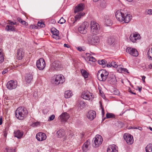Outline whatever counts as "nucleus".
I'll list each match as a JSON object with an SVG mask.
<instances>
[{
    "instance_id": "nucleus-38",
    "label": "nucleus",
    "mask_w": 152,
    "mask_h": 152,
    "mask_svg": "<svg viewBox=\"0 0 152 152\" xmlns=\"http://www.w3.org/2000/svg\"><path fill=\"white\" fill-rule=\"evenodd\" d=\"M115 115L113 113H107L106 114V118H113L115 117Z\"/></svg>"
},
{
    "instance_id": "nucleus-12",
    "label": "nucleus",
    "mask_w": 152,
    "mask_h": 152,
    "mask_svg": "<svg viewBox=\"0 0 152 152\" xmlns=\"http://www.w3.org/2000/svg\"><path fill=\"white\" fill-rule=\"evenodd\" d=\"M124 138L128 144L131 145L133 143L134 141L133 137L130 134L128 133L124 134Z\"/></svg>"
},
{
    "instance_id": "nucleus-54",
    "label": "nucleus",
    "mask_w": 152,
    "mask_h": 152,
    "mask_svg": "<svg viewBox=\"0 0 152 152\" xmlns=\"http://www.w3.org/2000/svg\"><path fill=\"white\" fill-rule=\"evenodd\" d=\"M145 77L144 76H143L142 77V80L143 83H145Z\"/></svg>"
},
{
    "instance_id": "nucleus-35",
    "label": "nucleus",
    "mask_w": 152,
    "mask_h": 152,
    "mask_svg": "<svg viewBox=\"0 0 152 152\" xmlns=\"http://www.w3.org/2000/svg\"><path fill=\"white\" fill-rule=\"evenodd\" d=\"M86 55L89 58V61H91L93 62H95L96 60V59L93 56H91V55L89 53H86Z\"/></svg>"
},
{
    "instance_id": "nucleus-61",
    "label": "nucleus",
    "mask_w": 152,
    "mask_h": 152,
    "mask_svg": "<svg viewBox=\"0 0 152 152\" xmlns=\"http://www.w3.org/2000/svg\"><path fill=\"white\" fill-rule=\"evenodd\" d=\"M52 37L53 38H55L56 39H58V37H56V36H53V35H52Z\"/></svg>"
},
{
    "instance_id": "nucleus-58",
    "label": "nucleus",
    "mask_w": 152,
    "mask_h": 152,
    "mask_svg": "<svg viewBox=\"0 0 152 152\" xmlns=\"http://www.w3.org/2000/svg\"><path fill=\"white\" fill-rule=\"evenodd\" d=\"M106 65L108 67H110L112 66H111V64H107Z\"/></svg>"
},
{
    "instance_id": "nucleus-29",
    "label": "nucleus",
    "mask_w": 152,
    "mask_h": 152,
    "mask_svg": "<svg viewBox=\"0 0 152 152\" xmlns=\"http://www.w3.org/2000/svg\"><path fill=\"white\" fill-rule=\"evenodd\" d=\"M117 71L120 73H125L127 72L129 73V72L128 71V70L126 69L123 68L119 66L117 68Z\"/></svg>"
},
{
    "instance_id": "nucleus-45",
    "label": "nucleus",
    "mask_w": 152,
    "mask_h": 152,
    "mask_svg": "<svg viewBox=\"0 0 152 152\" xmlns=\"http://www.w3.org/2000/svg\"><path fill=\"white\" fill-rule=\"evenodd\" d=\"M77 49L78 50L81 51H84L86 50V48L84 47H78L77 48Z\"/></svg>"
},
{
    "instance_id": "nucleus-21",
    "label": "nucleus",
    "mask_w": 152,
    "mask_h": 152,
    "mask_svg": "<svg viewBox=\"0 0 152 152\" xmlns=\"http://www.w3.org/2000/svg\"><path fill=\"white\" fill-rule=\"evenodd\" d=\"M90 145V140H87L83 145L82 146V149L83 151L86 152L88 150V147Z\"/></svg>"
},
{
    "instance_id": "nucleus-63",
    "label": "nucleus",
    "mask_w": 152,
    "mask_h": 152,
    "mask_svg": "<svg viewBox=\"0 0 152 152\" xmlns=\"http://www.w3.org/2000/svg\"><path fill=\"white\" fill-rule=\"evenodd\" d=\"M64 47H67V48H69V47L68 46V45L66 44H65L64 45Z\"/></svg>"
},
{
    "instance_id": "nucleus-33",
    "label": "nucleus",
    "mask_w": 152,
    "mask_h": 152,
    "mask_svg": "<svg viewBox=\"0 0 152 152\" xmlns=\"http://www.w3.org/2000/svg\"><path fill=\"white\" fill-rule=\"evenodd\" d=\"M115 41V39L112 37H108L107 39V42L109 45H112L114 44Z\"/></svg>"
},
{
    "instance_id": "nucleus-24",
    "label": "nucleus",
    "mask_w": 152,
    "mask_h": 152,
    "mask_svg": "<svg viewBox=\"0 0 152 152\" xmlns=\"http://www.w3.org/2000/svg\"><path fill=\"white\" fill-rule=\"evenodd\" d=\"M132 18V16L130 14L126 13L125 15V16L124 17L123 21L124 23H127L129 22Z\"/></svg>"
},
{
    "instance_id": "nucleus-52",
    "label": "nucleus",
    "mask_w": 152,
    "mask_h": 152,
    "mask_svg": "<svg viewBox=\"0 0 152 152\" xmlns=\"http://www.w3.org/2000/svg\"><path fill=\"white\" fill-rule=\"evenodd\" d=\"M114 94L117 95H119L120 94V93L118 90H117L115 91Z\"/></svg>"
},
{
    "instance_id": "nucleus-36",
    "label": "nucleus",
    "mask_w": 152,
    "mask_h": 152,
    "mask_svg": "<svg viewBox=\"0 0 152 152\" xmlns=\"http://www.w3.org/2000/svg\"><path fill=\"white\" fill-rule=\"evenodd\" d=\"M4 57L3 53L2 52V50L0 49V63H1L4 61Z\"/></svg>"
},
{
    "instance_id": "nucleus-41",
    "label": "nucleus",
    "mask_w": 152,
    "mask_h": 152,
    "mask_svg": "<svg viewBox=\"0 0 152 152\" xmlns=\"http://www.w3.org/2000/svg\"><path fill=\"white\" fill-rule=\"evenodd\" d=\"M111 66H112L113 67L116 68V69L117 70L118 67L119 66H118L116 62L114 61H112L111 62Z\"/></svg>"
},
{
    "instance_id": "nucleus-62",
    "label": "nucleus",
    "mask_w": 152,
    "mask_h": 152,
    "mask_svg": "<svg viewBox=\"0 0 152 152\" xmlns=\"http://www.w3.org/2000/svg\"><path fill=\"white\" fill-rule=\"evenodd\" d=\"M129 92L133 94H134V95L136 94L135 93L133 92L131 90H129Z\"/></svg>"
},
{
    "instance_id": "nucleus-59",
    "label": "nucleus",
    "mask_w": 152,
    "mask_h": 152,
    "mask_svg": "<svg viewBox=\"0 0 152 152\" xmlns=\"http://www.w3.org/2000/svg\"><path fill=\"white\" fill-rule=\"evenodd\" d=\"M138 88L139 91L140 92L142 90V87H138Z\"/></svg>"
},
{
    "instance_id": "nucleus-48",
    "label": "nucleus",
    "mask_w": 152,
    "mask_h": 152,
    "mask_svg": "<svg viewBox=\"0 0 152 152\" xmlns=\"http://www.w3.org/2000/svg\"><path fill=\"white\" fill-rule=\"evenodd\" d=\"M7 152H15V150L13 148L7 149Z\"/></svg>"
},
{
    "instance_id": "nucleus-44",
    "label": "nucleus",
    "mask_w": 152,
    "mask_h": 152,
    "mask_svg": "<svg viewBox=\"0 0 152 152\" xmlns=\"http://www.w3.org/2000/svg\"><path fill=\"white\" fill-rule=\"evenodd\" d=\"M65 20L64 18H63V17H62L59 20V21L58 22V23H60L61 24H62L65 23Z\"/></svg>"
},
{
    "instance_id": "nucleus-4",
    "label": "nucleus",
    "mask_w": 152,
    "mask_h": 152,
    "mask_svg": "<svg viewBox=\"0 0 152 152\" xmlns=\"http://www.w3.org/2000/svg\"><path fill=\"white\" fill-rule=\"evenodd\" d=\"M53 81L55 84H62L65 81L64 77L61 75H55L53 77Z\"/></svg>"
},
{
    "instance_id": "nucleus-15",
    "label": "nucleus",
    "mask_w": 152,
    "mask_h": 152,
    "mask_svg": "<svg viewBox=\"0 0 152 152\" xmlns=\"http://www.w3.org/2000/svg\"><path fill=\"white\" fill-rule=\"evenodd\" d=\"M17 86L16 82L11 80L8 82L7 84V88L10 90H12L15 88Z\"/></svg>"
},
{
    "instance_id": "nucleus-32",
    "label": "nucleus",
    "mask_w": 152,
    "mask_h": 152,
    "mask_svg": "<svg viewBox=\"0 0 152 152\" xmlns=\"http://www.w3.org/2000/svg\"><path fill=\"white\" fill-rule=\"evenodd\" d=\"M146 152H152V144H149L145 147Z\"/></svg>"
},
{
    "instance_id": "nucleus-55",
    "label": "nucleus",
    "mask_w": 152,
    "mask_h": 152,
    "mask_svg": "<svg viewBox=\"0 0 152 152\" xmlns=\"http://www.w3.org/2000/svg\"><path fill=\"white\" fill-rule=\"evenodd\" d=\"M9 23L10 25H15L16 24V23H14L13 22L11 21H10L9 20Z\"/></svg>"
},
{
    "instance_id": "nucleus-6",
    "label": "nucleus",
    "mask_w": 152,
    "mask_h": 152,
    "mask_svg": "<svg viewBox=\"0 0 152 152\" xmlns=\"http://www.w3.org/2000/svg\"><path fill=\"white\" fill-rule=\"evenodd\" d=\"M61 67V64L59 61H56L50 65L49 69L50 71H53L59 70Z\"/></svg>"
},
{
    "instance_id": "nucleus-53",
    "label": "nucleus",
    "mask_w": 152,
    "mask_h": 152,
    "mask_svg": "<svg viewBox=\"0 0 152 152\" xmlns=\"http://www.w3.org/2000/svg\"><path fill=\"white\" fill-rule=\"evenodd\" d=\"M111 80H112L111 81H113L114 82H115V77L114 75H113L112 78L111 79Z\"/></svg>"
},
{
    "instance_id": "nucleus-1",
    "label": "nucleus",
    "mask_w": 152,
    "mask_h": 152,
    "mask_svg": "<svg viewBox=\"0 0 152 152\" xmlns=\"http://www.w3.org/2000/svg\"><path fill=\"white\" fill-rule=\"evenodd\" d=\"M28 113L26 109L22 107H18L15 112L16 117L18 119L23 120L26 118Z\"/></svg>"
},
{
    "instance_id": "nucleus-8",
    "label": "nucleus",
    "mask_w": 152,
    "mask_h": 152,
    "mask_svg": "<svg viewBox=\"0 0 152 152\" xmlns=\"http://www.w3.org/2000/svg\"><path fill=\"white\" fill-rule=\"evenodd\" d=\"M81 97L87 100H92L94 98L93 94L88 91H84L82 93Z\"/></svg>"
},
{
    "instance_id": "nucleus-11",
    "label": "nucleus",
    "mask_w": 152,
    "mask_h": 152,
    "mask_svg": "<svg viewBox=\"0 0 152 152\" xmlns=\"http://www.w3.org/2000/svg\"><path fill=\"white\" fill-rule=\"evenodd\" d=\"M88 42L92 45H95L97 44L100 42V39L97 36H93L92 38L88 37Z\"/></svg>"
},
{
    "instance_id": "nucleus-50",
    "label": "nucleus",
    "mask_w": 152,
    "mask_h": 152,
    "mask_svg": "<svg viewBox=\"0 0 152 152\" xmlns=\"http://www.w3.org/2000/svg\"><path fill=\"white\" fill-rule=\"evenodd\" d=\"M8 71V70L7 69H4L3 71L2 72V74L3 75H4Z\"/></svg>"
},
{
    "instance_id": "nucleus-20",
    "label": "nucleus",
    "mask_w": 152,
    "mask_h": 152,
    "mask_svg": "<svg viewBox=\"0 0 152 152\" xmlns=\"http://www.w3.org/2000/svg\"><path fill=\"white\" fill-rule=\"evenodd\" d=\"M24 53L22 51V49L18 50L16 55V56L17 59L19 60H21L24 56Z\"/></svg>"
},
{
    "instance_id": "nucleus-43",
    "label": "nucleus",
    "mask_w": 152,
    "mask_h": 152,
    "mask_svg": "<svg viewBox=\"0 0 152 152\" xmlns=\"http://www.w3.org/2000/svg\"><path fill=\"white\" fill-rule=\"evenodd\" d=\"M37 25L38 26H40L41 27H45V25L44 23L42 22H38L37 23Z\"/></svg>"
},
{
    "instance_id": "nucleus-18",
    "label": "nucleus",
    "mask_w": 152,
    "mask_h": 152,
    "mask_svg": "<svg viewBox=\"0 0 152 152\" xmlns=\"http://www.w3.org/2000/svg\"><path fill=\"white\" fill-rule=\"evenodd\" d=\"M96 116V113L95 111L93 110H90L87 113V117L91 120H92Z\"/></svg>"
},
{
    "instance_id": "nucleus-5",
    "label": "nucleus",
    "mask_w": 152,
    "mask_h": 152,
    "mask_svg": "<svg viewBox=\"0 0 152 152\" xmlns=\"http://www.w3.org/2000/svg\"><path fill=\"white\" fill-rule=\"evenodd\" d=\"M126 15L125 10H121L117 11L115 14V16L117 20L120 22H123L124 17Z\"/></svg>"
},
{
    "instance_id": "nucleus-64",
    "label": "nucleus",
    "mask_w": 152,
    "mask_h": 152,
    "mask_svg": "<svg viewBox=\"0 0 152 152\" xmlns=\"http://www.w3.org/2000/svg\"><path fill=\"white\" fill-rule=\"evenodd\" d=\"M149 67L151 68H152V64H150Z\"/></svg>"
},
{
    "instance_id": "nucleus-13",
    "label": "nucleus",
    "mask_w": 152,
    "mask_h": 152,
    "mask_svg": "<svg viewBox=\"0 0 152 152\" xmlns=\"http://www.w3.org/2000/svg\"><path fill=\"white\" fill-rule=\"evenodd\" d=\"M140 34L136 33L131 34L129 37L130 40L134 43L136 42L137 40L140 39Z\"/></svg>"
},
{
    "instance_id": "nucleus-37",
    "label": "nucleus",
    "mask_w": 152,
    "mask_h": 152,
    "mask_svg": "<svg viewBox=\"0 0 152 152\" xmlns=\"http://www.w3.org/2000/svg\"><path fill=\"white\" fill-rule=\"evenodd\" d=\"M17 20L19 22L23 25H25L26 26L28 25L27 23H26L25 20H23L20 18H17Z\"/></svg>"
},
{
    "instance_id": "nucleus-3",
    "label": "nucleus",
    "mask_w": 152,
    "mask_h": 152,
    "mask_svg": "<svg viewBox=\"0 0 152 152\" xmlns=\"http://www.w3.org/2000/svg\"><path fill=\"white\" fill-rule=\"evenodd\" d=\"M91 31L93 34H97L99 33L100 28L99 24L94 21H91L90 23Z\"/></svg>"
},
{
    "instance_id": "nucleus-27",
    "label": "nucleus",
    "mask_w": 152,
    "mask_h": 152,
    "mask_svg": "<svg viewBox=\"0 0 152 152\" xmlns=\"http://www.w3.org/2000/svg\"><path fill=\"white\" fill-rule=\"evenodd\" d=\"M80 72L82 75L85 79L88 77L89 73L86 70L82 69L80 70Z\"/></svg>"
},
{
    "instance_id": "nucleus-60",
    "label": "nucleus",
    "mask_w": 152,
    "mask_h": 152,
    "mask_svg": "<svg viewBox=\"0 0 152 152\" xmlns=\"http://www.w3.org/2000/svg\"><path fill=\"white\" fill-rule=\"evenodd\" d=\"M4 137H6L7 135V132H5V131H4Z\"/></svg>"
},
{
    "instance_id": "nucleus-10",
    "label": "nucleus",
    "mask_w": 152,
    "mask_h": 152,
    "mask_svg": "<svg viewBox=\"0 0 152 152\" xmlns=\"http://www.w3.org/2000/svg\"><path fill=\"white\" fill-rule=\"evenodd\" d=\"M88 24L86 22H85L78 28V31L81 34H85L87 32Z\"/></svg>"
},
{
    "instance_id": "nucleus-42",
    "label": "nucleus",
    "mask_w": 152,
    "mask_h": 152,
    "mask_svg": "<svg viewBox=\"0 0 152 152\" xmlns=\"http://www.w3.org/2000/svg\"><path fill=\"white\" fill-rule=\"evenodd\" d=\"M99 104H100V108L102 109V116H103L104 114V108L102 106V102L100 101L99 102Z\"/></svg>"
},
{
    "instance_id": "nucleus-30",
    "label": "nucleus",
    "mask_w": 152,
    "mask_h": 152,
    "mask_svg": "<svg viewBox=\"0 0 152 152\" xmlns=\"http://www.w3.org/2000/svg\"><path fill=\"white\" fill-rule=\"evenodd\" d=\"M72 95V93L70 91H67L65 92V97L66 98H69Z\"/></svg>"
},
{
    "instance_id": "nucleus-9",
    "label": "nucleus",
    "mask_w": 152,
    "mask_h": 152,
    "mask_svg": "<svg viewBox=\"0 0 152 152\" xmlns=\"http://www.w3.org/2000/svg\"><path fill=\"white\" fill-rule=\"evenodd\" d=\"M94 144L93 145L94 147H97L101 145L103 141L102 137L99 135H96L94 139Z\"/></svg>"
},
{
    "instance_id": "nucleus-17",
    "label": "nucleus",
    "mask_w": 152,
    "mask_h": 152,
    "mask_svg": "<svg viewBox=\"0 0 152 152\" xmlns=\"http://www.w3.org/2000/svg\"><path fill=\"white\" fill-rule=\"evenodd\" d=\"M69 117V114L66 112L62 113L59 116L60 119L62 122H66L68 119Z\"/></svg>"
},
{
    "instance_id": "nucleus-39",
    "label": "nucleus",
    "mask_w": 152,
    "mask_h": 152,
    "mask_svg": "<svg viewBox=\"0 0 152 152\" xmlns=\"http://www.w3.org/2000/svg\"><path fill=\"white\" fill-rule=\"evenodd\" d=\"M105 23L107 26H110L112 24V22L110 19H105Z\"/></svg>"
},
{
    "instance_id": "nucleus-23",
    "label": "nucleus",
    "mask_w": 152,
    "mask_h": 152,
    "mask_svg": "<svg viewBox=\"0 0 152 152\" xmlns=\"http://www.w3.org/2000/svg\"><path fill=\"white\" fill-rule=\"evenodd\" d=\"M14 136L20 139L23 136V132L22 131H21L20 130H18L14 132Z\"/></svg>"
},
{
    "instance_id": "nucleus-40",
    "label": "nucleus",
    "mask_w": 152,
    "mask_h": 152,
    "mask_svg": "<svg viewBox=\"0 0 152 152\" xmlns=\"http://www.w3.org/2000/svg\"><path fill=\"white\" fill-rule=\"evenodd\" d=\"M56 30V29H55ZM51 32L53 35V36H56V37H59L58 35L59 34V31L58 30L56 29V31L51 30Z\"/></svg>"
},
{
    "instance_id": "nucleus-28",
    "label": "nucleus",
    "mask_w": 152,
    "mask_h": 152,
    "mask_svg": "<svg viewBox=\"0 0 152 152\" xmlns=\"http://www.w3.org/2000/svg\"><path fill=\"white\" fill-rule=\"evenodd\" d=\"M5 29L7 31H15V28L14 26H12L9 25L7 26L5 28Z\"/></svg>"
},
{
    "instance_id": "nucleus-25",
    "label": "nucleus",
    "mask_w": 152,
    "mask_h": 152,
    "mask_svg": "<svg viewBox=\"0 0 152 152\" xmlns=\"http://www.w3.org/2000/svg\"><path fill=\"white\" fill-rule=\"evenodd\" d=\"M33 75L31 73L27 74L25 77V80L27 83H29L33 79Z\"/></svg>"
},
{
    "instance_id": "nucleus-51",
    "label": "nucleus",
    "mask_w": 152,
    "mask_h": 152,
    "mask_svg": "<svg viewBox=\"0 0 152 152\" xmlns=\"http://www.w3.org/2000/svg\"><path fill=\"white\" fill-rule=\"evenodd\" d=\"M147 13L148 15L152 14V10L150 9L148 10L147 11Z\"/></svg>"
},
{
    "instance_id": "nucleus-31",
    "label": "nucleus",
    "mask_w": 152,
    "mask_h": 152,
    "mask_svg": "<svg viewBox=\"0 0 152 152\" xmlns=\"http://www.w3.org/2000/svg\"><path fill=\"white\" fill-rule=\"evenodd\" d=\"M98 62L99 64L102 65V66L103 67H105L107 63V61L104 59H103L101 60H98Z\"/></svg>"
},
{
    "instance_id": "nucleus-46",
    "label": "nucleus",
    "mask_w": 152,
    "mask_h": 152,
    "mask_svg": "<svg viewBox=\"0 0 152 152\" xmlns=\"http://www.w3.org/2000/svg\"><path fill=\"white\" fill-rule=\"evenodd\" d=\"M55 118V115H52L50 116L48 120V121H51L53 120Z\"/></svg>"
},
{
    "instance_id": "nucleus-49",
    "label": "nucleus",
    "mask_w": 152,
    "mask_h": 152,
    "mask_svg": "<svg viewBox=\"0 0 152 152\" xmlns=\"http://www.w3.org/2000/svg\"><path fill=\"white\" fill-rule=\"evenodd\" d=\"M80 104L81 106H84L85 105L86 103L84 101H81Z\"/></svg>"
},
{
    "instance_id": "nucleus-14",
    "label": "nucleus",
    "mask_w": 152,
    "mask_h": 152,
    "mask_svg": "<svg viewBox=\"0 0 152 152\" xmlns=\"http://www.w3.org/2000/svg\"><path fill=\"white\" fill-rule=\"evenodd\" d=\"M127 52L134 56H137L138 55V51L134 48L128 47L126 49Z\"/></svg>"
},
{
    "instance_id": "nucleus-19",
    "label": "nucleus",
    "mask_w": 152,
    "mask_h": 152,
    "mask_svg": "<svg viewBox=\"0 0 152 152\" xmlns=\"http://www.w3.org/2000/svg\"><path fill=\"white\" fill-rule=\"evenodd\" d=\"M84 7L83 4L80 3L77 5L75 8L74 9V12L76 13L80 11H83Z\"/></svg>"
},
{
    "instance_id": "nucleus-7",
    "label": "nucleus",
    "mask_w": 152,
    "mask_h": 152,
    "mask_svg": "<svg viewBox=\"0 0 152 152\" xmlns=\"http://www.w3.org/2000/svg\"><path fill=\"white\" fill-rule=\"evenodd\" d=\"M46 66L45 61L43 58H41L38 60L36 62V66L39 70L44 69Z\"/></svg>"
},
{
    "instance_id": "nucleus-57",
    "label": "nucleus",
    "mask_w": 152,
    "mask_h": 152,
    "mask_svg": "<svg viewBox=\"0 0 152 152\" xmlns=\"http://www.w3.org/2000/svg\"><path fill=\"white\" fill-rule=\"evenodd\" d=\"M9 130V128L8 126H7L4 131H5V132H7Z\"/></svg>"
},
{
    "instance_id": "nucleus-16",
    "label": "nucleus",
    "mask_w": 152,
    "mask_h": 152,
    "mask_svg": "<svg viewBox=\"0 0 152 152\" xmlns=\"http://www.w3.org/2000/svg\"><path fill=\"white\" fill-rule=\"evenodd\" d=\"M36 138L39 141H42L46 139V136L45 133L40 132L37 134Z\"/></svg>"
},
{
    "instance_id": "nucleus-2",
    "label": "nucleus",
    "mask_w": 152,
    "mask_h": 152,
    "mask_svg": "<svg viewBox=\"0 0 152 152\" xmlns=\"http://www.w3.org/2000/svg\"><path fill=\"white\" fill-rule=\"evenodd\" d=\"M109 73L106 70L102 69L99 70L97 74L98 80L100 81L104 82L107 78Z\"/></svg>"
},
{
    "instance_id": "nucleus-22",
    "label": "nucleus",
    "mask_w": 152,
    "mask_h": 152,
    "mask_svg": "<svg viewBox=\"0 0 152 152\" xmlns=\"http://www.w3.org/2000/svg\"><path fill=\"white\" fill-rule=\"evenodd\" d=\"M107 152H118L116 146L114 145H109L107 148Z\"/></svg>"
},
{
    "instance_id": "nucleus-47",
    "label": "nucleus",
    "mask_w": 152,
    "mask_h": 152,
    "mask_svg": "<svg viewBox=\"0 0 152 152\" xmlns=\"http://www.w3.org/2000/svg\"><path fill=\"white\" fill-rule=\"evenodd\" d=\"M39 122H36L33 123V124L32 125V126L33 127H35L37 126L38 125H39Z\"/></svg>"
},
{
    "instance_id": "nucleus-56",
    "label": "nucleus",
    "mask_w": 152,
    "mask_h": 152,
    "mask_svg": "<svg viewBox=\"0 0 152 152\" xmlns=\"http://www.w3.org/2000/svg\"><path fill=\"white\" fill-rule=\"evenodd\" d=\"M2 116H1L0 117V125L2 124Z\"/></svg>"
},
{
    "instance_id": "nucleus-26",
    "label": "nucleus",
    "mask_w": 152,
    "mask_h": 152,
    "mask_svg": "<svg viewBox=\"0 0 152 152\" xmlns=\"http://www.w3.org/2000/svg\"><path fill=\"white\" fill-rule=\"evenodd\" d=\"M56 134L58 137L61 138L65 135V132L64 129H60L57 132Z\"/></svg>"
},
{
    "instance_id": "nucleus-34",
    "label": "nucleus",
    "mask_w": 152,
    "mask_h": 152,
    "mask_svg": "<svg viewBox=\"0 0 152 152\" xmlns=\"http://www.w3.org/2000/svg\"><path fill=\"white\" fill-rule=\"evenodd\" d=\"M85 13L84 12H80L78 14L76 15L75 17V21L79 20L81 18V17L85 15Z\"/></svg>"
}]
</instances>
